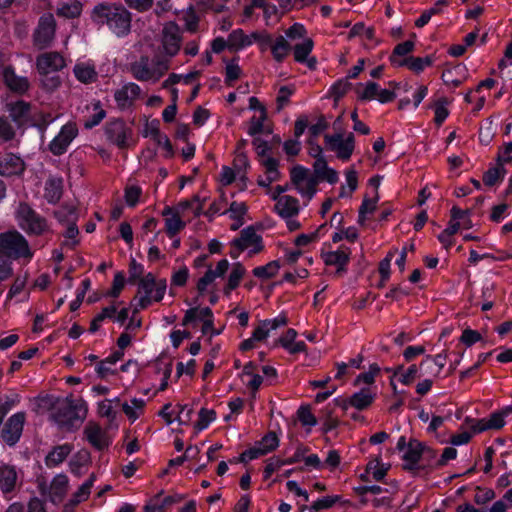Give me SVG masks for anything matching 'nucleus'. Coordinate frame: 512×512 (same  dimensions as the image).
Returning a JSON list of instances; mask_svg holds the SVG:
<instances>
[{"label":"nucleus","instance_id":"33","mask_svg":"<svg viewBox=\"0 0 512 512\" xmlns=\"http://www.w3.org/2000/svg\"><path fill=\"white\" fill-rule=\"evenodd\" d=\"M432 64L431 57L427 56L424 58L421 57H406L403 58L401 62H399V66H407L410 70L415 73H420L423 71L425 66H430Z\"/></svg>","mask_w":512,"mask_h":512},{"label":"nucleus","instance_id":"28","mask_svg":"<svg viewBox=\"0 0 512 512\" xmlns=\"http://www.w3.org/2000/svg\"><path fill=\"white\" fill-rule=\"evenodd\" d=\"M63 194V181L61 178H49L45 186L44 197L50 203H57Z\"/></svg>","mask_w":512,"mask_h":512},{"label":"nucleus","instance_id":"30","mask_svg":"<svg viewBox=\"0 0 512 512\" xmlns=\"http://www.w3.org/2000/svg\"><path fill=\"white\" fill-rule=\"evenodd\" d=\"M159 121L158 120H154L150 123H146L145 125V129H144V132H145V135L148 136L150 135L156 142L158 145L161 144V141L164 140V148L170 153L172 154V145H171V142L169 140V138L166 136V135H162L160 133V130H159Z\"/></svg>","mask_w":512,"mask_h":512},{"label":"nucleus","instance_id":"52","mask_svg":"<svg viewBox=\"0 0 512 512\" xmlns=\"http://www.w3.org/2000/svg\"><path fill=\"white\" fill-rule=\"evenodd\" d=\"M115 312L116 308L114 306L105 307L102 312L92 320L89 330L91 332H96L99 329V323L106 318L112 317Z\"/></svg>","mask_w":512,"mask_h":512},{"label":"nucleus","instance_id":"46","mask_svg":"<svg viewBox=\"0 0 512 512\" xmlns=\"http://www.w3.org/2000/svg\"><path fill=\"white\" fill-rule=\"evenodd\" d=\"M449 103L447 98H440L435 103V123L437 125H441L442 122L447 118L448 116V109L446 108V105Z\"/></svg>","mask_w":512,"mask_h":512},{"label":"nucleus","instance_id":"32","mask_svg":"<svg viewBox=\"0 0 512 512\" xmlns=\"http://www.w3.org/2000/svg\"><path fill=\"white\" fill-rule=\"evenodd\" d=\"M245 274V268L241 263H235L228 278V283L224 287V293L229 295L230 292L236 289Z\"/></svg>","mask_w":512,"mask_h":512},{"label":"nucleus","instance_id":"38","mask_svg":"<svg viewBox=\"0 0 512 512\" xmlns=\"http://www.w3.org/2000/svg\"><path fill=\"white\" fill-rule=\"evenodd\" d=\"M82 5L79 1L73 0L69 3H64L57 8V15L66 18H76L81 14Z\"/></svg>","mask_w":512,"mask_h":512},{"label":"nucleus","instance_id":"45","mask_svg":"<svg viewBox=\"0 0 512 512\" xmlns=\"http://www.w3.org/2000/svg\"><path fill=\"white\" fill-rule=\"evenodd\" d=\"M216 418V412L214 410H209L206 408H202L199 411V419L195 423V428L197 430H202L208 426V424L214 421Z\"/></svg>","mask_w":512,"mask_h":512},{"label":"nucleus","instance_id":"43","mask_svg":"<svg viewBox=\"0 0 512 512\" xmlns=\"http://www.w3.org/2000/svg\"><path fill=\"white\" fill-rule=\"evenodd\" d=\"M279 268L278 261H271L265 266L254 268L253 275L258 278L269 279L277 274Z\"/></svg>","mask_w":512,"mask_h":512},{"label":"nucleus","instance_id":"26","mask_svg":"<svg viewBox=\"0 0 512 512\" xmlns=\"http://www.w3.org/2000/svg\"><path fill=\"white\" fill-rule=\"evenodd\" d=\"M68 489V478L63 474L57 475L49 487V497L53 503H59L63 500Z\"/></svg>","mask_w":512,"mask_h":512},{"label":"nucleus","instance_id":"50","mask_svg":"<svg viewBox=\"0 0 512 512\" xmlns=\"http://www.w3.org/2000/svg\"><path fill=\"white\" fill-rule=\"evenodd\" d=\"M297 416L302 425L314 426L317 423L309 406H301L297 411Z\"/></svg>","mask_w":512,"mask_h":512},{"label":"nucleus","instance_id":"1","mask_svg":"<svg viewBox=\"0 0 512 512\" xmlns=\"http://www.w3.org/2000/svg\"><path fill=\"white\" fill-rule=\"evenodd\" d=\"M92 16L97 24L106 25L119 37L130 33L131 13L120 4H98L94 7Z\"/></svg>","mask_w":512,"mask_h":512},{"label":"nucleus","instance_id":"18","mask_svg":"<svg viewBox=\"0 0 512 512\" xmlns=\"http://www.w3.org/2000/svg\"><path fill=\"white\" fill-rule=\"evenodd\" d=\"M56 217L62 221L65 217L71 216L72 220L68 223L65 237L69 239H73L74 241L71 243V247L73 248L78 244V240H76V236L79 233L78 227L75 223L76 220V209L74 206H63L59 211L55 212Z\"/></svg>","mask_w":512,"mask_h":512},{"label":"nucleus","instance_id":"44","mask_svg":"<svg viewBox=\"0 0 512 512\" xmlns=\"http://www.w3.org/2000/svg\"><path fill=\"white\" fill-rule=\"evenodd\" d=\"M40 74L42 75V87L49 92L56 90L61 84V80L58 75L52 74L50 72Z\"/></svg>","mask_w":512,"mask_h":512},{"label":"nucleus","instance_id":"55","mask_svg":"<svg viewBox=\"0 0 512 512\" xmlns=\"http://www.w3.org/2000/svg\"><path fill=\"white\" fill-rule=\"evenodd\" d=\"M267 119V112L263 110L259 118L253 117L250 122L248 133L252 136L260 134L264 131V121Z\"/></svg>","mask_w":512,"mask_h":512},{"label":"nucleus","instance_id":"31","mask_svg":"<svg viewBox=\"0 0 512 512\" xmlns=\"http://www.w3.org/2000/svg\"><path fill=\"white\" fill-rule=\"evenodd\" d=\"M74 74L80 82L85 84L95 82L98 78L94 67L86 64H77L74 67Z\"/></svg>","mask_w":512,"mask_h":512},{"label":"nucleus","instance_id":"12","mask_svg":"<svg viewBox=\"0 0 512 512\" xmlns=\"http://www.w3.org/2000/svg\"><path fill=\"white\" fill-rule=\"evenodd\" d=\"M65 60L58 52H47L39 55L36 66L39 73H53L65 67Z\"/></svg>","mask_w":512,"mask_h":512},{"label":"nucleus","instance_id":"7","mask_svg":"<svg viewBox=\"0 0 512 512\" xmlns=\"http://www.w3.org/2000/svg\"><path fill=\"white\" fill-rule=\"evenodd\" d=\"M326 144L331 151L336 152L337 157L341 160H348L354 151V135L349 133L344 139L342 132H337L334 135H325Z\"/></svg>","mask_w":512,"mask_h":512},{"label":"nucleus","instance_id":"15","mask_svg":"<svg viewBox=\"0 0 512 512\" xmlns=\"http://www.w3.org/2000/svg\"><path fill=\"white\" fill-rule=\"evenodd\" d=\"M447 355L439 353L435 357L427 356L420 364V377L432 376L437 377L445 366Z\"/></svg>","mask_w":512,"mask_h":512},{"label":"nucleus","instance_id":"6","mask_svg":"<svg viewBox=\"0 0 512 512\" xmlns=\"http://www.w3.org/2000/svg\"><path fill=\"white\" fill-rule=\"evenodd\" d=\"M56 22L51 13L44 14L38 23L33 34V43L37 49L42 50L49 47L54 39Z\"/></svg>","mask_w":512,"mask_h":512},{"label":"nucleus","instance_id":"57","mask_svg":"<svg viewBox=\"0 0 512 512\" xmlns=\"http://www.w3.org/2000/svg\"><path fill=\"white\" fill-rule=\"evenodd\" d=\"M15 130L6 118H0V137L4 141H10L15 137Z\"/></svg>","mask_w":512,"mask_h":512},{"label":"nucleus","instance_id":"61","mask_svg":"<svg viewBox=\"0 0 512 512\" xmlns=\"http://www.w3.org/2000/svg\"><path fill=\"white\" fill-rule=\"evenodd\" d=\"M508 413H505V409L501 412L493 413L490 418L487 420L489 429H500L504 426V416Z\"/></svg>","mask_w":512,"mask_h":512},{"label":"nucleus","instance_id":"60","mask_svg":"<svg viewBox=\"0 0 512 512\" xmlns=\"http://www.w3.org/2000/svg\"><path fill=\"white\" fill-rule=\"evenodd\" d=\"M143 274V267L142 265L138 264L135 259H132L129 266V283H135L137 280H140L142 278Z\"/></svg>","mask_w":512,"mask_h":512},{"label":"nucleus","instance_id":"47","mask_svg":"<svg viewBox=\"0 0 512 512\" xmlns=\"http://www.w3.org/2000/svg\"><path fill=\"white\" fill-rule=\"evenodd\" d=\"M263 165L266 168V173L268 177V183H272L277 181L280 178V173L278 171V161L274 158H267Z\"/></svg>","mask_w":512,"mask_h":512},{"label":"nucleus","instance_id":"42","mask_svg":"<svg viewBox=\"0 0 512 512\" xmlns=\"http://www.w3.org/2000/svg\"><path fill=\"white\" fill-rule=\"evenodd\" d=\"M95 475L91 474L89 479L75 492L70 500L73 505H77L80 502L86 500L90 495L91 487L93 486Z\"/></svg>","mask_w":512,"mask_h":512},{"label":"nucleus","instance_id":"39","mask_svg":"<svg viewBox=\"0 0 512 512\" xmlns=\"http://www.w3.org/2000/svg\"><path fill=\"white\" fill-rule=\"evenodd\" d=\"M279 439L275 432L267 433L256 445L263 455L278 447Z\"/></svg>","mask_w":512,"mask_h":512},{"label":"nucleus","instance_id":"16","mask_svg":"<svg viewBox=\"0 0 512 512\" xmlns=\"http://www.w3.org/2000/svg\"><path fill=\"white\" fill-rule=\"evenodd\" d=\"M24 171V162L12 153L0 157V175L12 176L21 174Z\"/></svg>","mask_w":512,"mask_h":512},{"label":"nucleus","instance_id":"2","mask_svg":"<svg viewBox=\"0 0 512 512\" xmlns=\"http://www.w3.org/2000/svg\"><path fill=\"white\" fill-rule=\"evenodd\" d=\"M85 415L86 408L82 400L75 402L66 398L55 406L53 418L61 427L72 430L79 426Z\"/></svg>","mask_w":512,"mask_h":512},{"label":"nucleus","instance_id":"62","mask_svg":"<svg viewBox=\"0 0 512 512\" xmlns=\"http://www.w3.org/2000/svg\"><path fill=\"white\" fill-rule=\"evenodd\" d=\"M293 90L288 86H282L279 89V94L277 96V110L280 111L284 107L285 104L289 102V97L292 95Z\"/></svg>","mask_w":512,"mask_h":512},{"label":"nucleus","instance_id":"29","mask_svg":"<svg viewBox=\"0 0 512 512\" xmlns=\"http://www.w3.org/2000/svg\"><path fill=\"white\" fill-rule=\"evenodd\" d=\"M324 262L326 265H335L338 267L337 273L345 270V265L350 258V250H338L334 252H327L324 254Z\"/></svg>","mask_w":512,"mask_h":512},{"label":"nucleus","instance_id":"17","mask_svg":"<svg viewBox=\"0 0 512 512\" xmlns=\"http://www.w3.org/2000/svg\"><path fill=\"white\" fill-rule=\"evenodd\" d=\"M374 400V394L368 388L362 389L360 392L353 394L346 400H343L339 405L343 409H347L348 405L358 409L364 410L368 408Z\"/></svg>","mask_w":512,"mask_h":512},{"label":"nucleus","instance_id":"51","mask_svg":"<svg viewBox=\"0 0 512 512\" xmlns=\"http://www.w3.org/2000/svg\"><path fill=\"white\" fill-rule=\"evenodd\" d=\"M340 500L339 496H327L322 499H319L315 501L311 507L310 510L314 512H318L323 509H329L331 508L336 502Z\"/></svg>","mask_w":512,"mask_h":512},{"label":"nucleus","instance_id":"35","mask_svg":"<svg viewBox=\"0 0 512 512\" xmlns=\"http://www.w3.org/2000/svg\"><path fill=\"white\" fill-rule=\"evenodd\" d=\"M228 48L230 50H239L251 44L249 36L245 35L241 29L232 31L228 36Z\"/></svg>","mask_w":512,"mask_h":512},{"label":"nucleus","instance_id":"53","mask_svg":"<svg viewBox=\"0 0 512 512\" xmlns=\"http://www.w3.org/2000/svg\"><path fill=\"white\" fill-rule=\"evenodd\" d=\"M318 184L317 177L310 176L309 179L301 183V185L297 186L296 189L302 194L308 196V198H312V196L316 192V186Z\"/></svg>","mask_w":512,"mask_h":512},{"label":"nucleus","instance_id":"11","mask_svg":"<svg viewBox=\"0 0 512 512\" xmlns=\"http://www.w3.org/2000/svg\"><path fill=\"white\" fill-rule=\"evenodd\" d=\"M162 44L166 54L174 56L181 44L180 28L173 22L166 24L162 31Z\"/></svg>","mask_w":512,"mask_h":512},{"label":"nucleus","instance_id":"59","mask_svg":"<svg viewBox=\"0 0 512 512\" xmlns=\"http://www.w3.org/2000/svg\"><path fill=\"white\" fill-rule=\"evenodd\" d=\"M140 195H141L140 187H137V186L127 187L125 190V201L129 206L133 207L137 204Z\"/></svg>","mask_w":512,"mask_h":512},{"label":"nucleus","instance_id":"40","mask_svg":"<svg viewBox=\"0 0 512 512\" xmlns=\"http://www.w3.org/2000/svg\"><path fill=\"white\" fill-rule=\"evenodd\" d=\"M314 43L311 38H306L302 43L296 44L293 48L294 59L297 62H305L313 49Z\"/></svg>","mask_w":512,"mask_h":512},{"label":"nucleus","instance_id":"37","mask_svg":"<svg viewBox=\"0 0 512 512\" xmlns=\"http://www.w3.org/2000/svg\"><path fill=\"white\" fill-rule=\"evenodd\" d=\"M414 42L413 41H405L403 43H400L398 44L394 50H393V53L392 55L390 56V62L396 66V67H400L399 66V62L402 61V59H400L399 57L401 56H405L409 53H411L414 49Z\"/></svg>","mask_w":512,"mask_h":512},{"label":"nucleus","instance_id":"22","mask_svg":"<svg viewBox=\"0 0 512 512\" xmlns=\"http://www.w3.org/2000/svg\"><path fill=\"white\" fill-rule=\"evenodd\" d=\"M18 475L15 467L10 465L0 466V489L4 494L11 493L17 485Z\"/></svg>","mask_w":512,"mask_h":512},{"label":"nucleus","instance_id":"36","mask_svg":"<svg viewBox=\"0 0 512 512\" xmlns=\"http://www.w3.org/2000/svg\"><path fill=\"white\" fill-rule=\"evenodd\" d=\"M71 447L67 444L55 447L46 457L47 466H56L70 454Z\"/></svg>","mask_w":512,"mask_h":512},{"label":"nucleus","instance_id":"8","mask_svg":"<svg viewBox=\"0 0 512 512\" xmlns=\"http://www.w3.org/2000/svg\"><path fill=\"white\" fill-rule=\"evenodd\" d=\"M105 134L108 140L120 149H126L130 145L128 140L132 135V130L122 119L109 121L105 126Z\"/></svg>","mask_w":512,"mask_h":512},{"label":"nucleus","instance_id":"10","mask_svg":"<svg viewBox=\"0 0 512 512\" xmlns=\"http://www.w3.org/2000/svg\"><path fill=\"white\" fill-rule=\"evenodd\" d=\"M77 133L78 129L75 124L68 123L64 125L60 133L50 143V151L54 155L63 154L71 141L76 137Z\"/></svg>","mask_w":512,"mask_h":512},{"label":"nucleus","instance_id":"64","mask_svg":"<svg viewBox=\"0 0 512 512\" xmlns=\"http://www.w3.org/2000/svg\"><path fill=\"white\" fill-rule=\"evenodd\" d=\"M378 84L375 82H368L363 92L359 95L360 100H372L378 95Z\"/></svg>","mask_w":512,"mask_h":512},{"label":"nucleus","instance_id":"58","mask_svg":"<svg viewBox=\"0 0 512 512\" xmlns=\"http://www.w3.org/2000/svg\"><path fill=\"white\" fill-rule=\"evenodd\" d=\"M95 109H98V111L92 116H90L84 123V127L87 129H91L94 126L98 125L106 116L105 110L99 107V103L95 104Z\"/></svg>","mask_w":512,"mask_h":512},{"label":"nucleus","instance_id":"5","mask_svg":"<svg viewBox=\"0 0 512 512\" xmlns=\"http://www.w3.org/2000/svg\"><path fill=\"white\" fill-rule=\"evenodd\" d=\"M17 217L20 227L30 235H41L47 229L46 220L38 215L27 203H20Z\"/></svg>","mask_w":512,"mask_h":512},{"label":"nucleus","instance_id":"49","mask_svg":"<svg viewBox=\"0 0 512 512\" xmlns=\"http://www.w3.org/2000/svg\"><path fill=\"white\" fill-rule=\"evenodd\" d=\"M131 403L133 406L124 403L122 405V409L129 419L136 420L138 418V414L135 412V409L142 410L145 406V401L142 399L134 398L131 400Z\"/></svg>","mask_w":512,"mask_h":512},{"label":"nucleus","instance_id":"41","mask_svg":"<svg viewBox=\"0 0 512 512\" xmlns=\"http://www.w3.org/2000/svg\"><path fill=\"white\" fill-rule=\"evenodd\" d=\"M378 198H379V196L377 193L373 199L367 198V197L364 198V200L359 208L358 223L360 225L365 224L367 214H372L376 210Z\"/></svg>","mask_w":512,"mask_h":512},{"label":"nucleus","instance_id":"9","mask_svg":"<svg viewBox=\"0 0 512 512\" xmlns=\"http://www.w3.org/2000/svg\"><path fill=\"white\" fill-rule=\"evenodd\" d=\"M24 422L23 412L16 413L7 420L2 430V438L7 444L14 445L19 440Z\"/></svg>","mask_w":512,"mask_h":512},{"label":"nucleus","instance_id":"63","mask_svg":"<svg viewBox=\"0 0 512 512\" xmlns=\"http://www.w3.org/2000/svg\"><path fill=\"white\" fill-rule=\"evenodd\" d=\"M481 339V334L471 329H465L460 338V340L467 346H471L472 344L480 341Z\"/></svg>","mask_w":512,"mask_h":512},{"label":"nucleus","instance_id":"20","mask_svg":"<svg viewBox=\"0 0 512 512\" xmlns=\"http://www.w3.org/2000/svg\"><path fill=\"white\" fill-rule=\"evenodd\" d=\"M141 89L135 83H128L115 92V100L122 109L129 107L133 100L140 95Z\"/></svg>","mask_w":512,"mask_h":512},{"label":"nucleus","instance_id":"4","mask_svg":"<svg viewBox=\"0 0 512 512\" xmlns=\"http://www.w3.org/2000/svg\"><path fill=\"white\" fill-rule=\"evenodd\" d=\"M232 250L230 256L237 258L241 252L252 247L249 254H256L263 250L262 237L258 235L254 227L249 226L240 232V236L231 243Z\"/></svg>","mask_w":512,"mask_h":512},{"label":"nucleus","instance_id":"56","mask_svg":"<svg viewBox=\"0 0 512 512\" xmlns=\"http://www.w3.org/2000/svg\"><path fill=\"white\" fill-rule=\"evenodd\" d=\"M351 88V83L348 81V78L341 79L336 82L332 87V93L337 101L341 97H343Z\"/></svg>","mask_w":512,"mask_h":512},{"label":"nucleus","instance_id":"34","mask_svg":"<svg viewBox=\"0 0 512 512\" xmlns=\"http://www.w3.org/2000/svg\"><path fill=\"white\" fill-rule=\"evenodd\" d=\"M290 49V44L282 35L278 36L275 42H272L271 44V51L274 59L277 62H282L283 59L288 55Z\"/></svg>","mask_w":512,"mask_h":512},{"label":"nucleus","instance_id":"48","mask_svg":"<svg viewBox=\"0 0 512 512\" xmlns=\"http://www.w3.org/2000/svg\"><path fill=\"white\" fill-rule=\"evenodd\" d=\"M291 182L295 188L301 183H304L311 175L308 174V170L302 166H295L291 169Z\"/></svg>","mask_w":512,"mask_h":512},{"label":"nucleus","instance_id":"23","mask_svg":"<svg viewBox=\"0 0 512 512\" xmlns=\"http://www.w3.org/2000/svg\"><path fill=\"white\" fill-rule=\"evenodd\" d=\"M130 71L134 78L139 81H154L153 69L150 67L148 56H142L139 60L133 62L130 66Z\"/></svg>","mask_w":512,"mask_h":512},{"label":"nucleus","instance_id":"19","mask_svg":"<svg viewBox=\"0 0 512 512\" xmlns=\"http://www.w3.org/2000/svg\"><path fill=\"white\" fill-rule=\"evenodd\" d=\"M430 451L422 443L417 440H410L408 443V449L403 455V460L406 462L403 465L404 470L411 471L419 461L421 454L425 451Z\"/></svg>","mask_w":512,"mask_h":512},{"label":"nucleus","instance_id":"25","mask_svg":"<svg viewBox=\"0 0 512 512\" xmlns=\"http://www.w3.org/2000/svg\"><path fill=\"white\" fill-rule=\"evenodd\" d=\"M162 215L166 217V232L170 237H174L185 227V222L181 220L179 213L174 211L172 208L166 207L163 210Z\"/></svg>","mask_w":512,"mask_h":512},{"label":"nucleus","instance_id":"54","mask_svg":"<svg viewBox=\"0 0 512 512\" xmlns=\"http://www.w3.org/2000/svg\"><path fill=\"white\" fill-rule=\"evenodd\" d=\"M138 284H139V292L141 290H143L145 295L151 296L152 292L154 291V287L156 285V279L152 273H148L144 277L140 278V280H138Z\"/></svg>","mask_w":512,"mask_h":512},{"label":"nucleus","instance_id":"13","mask_svg":"<svg viewBox=\"0 0 512 512\" xmlns=\"http://www.w3.org/2000/svg\"><path fill=\"white\" fill-rule=\"evenodd\" d=\"M87 441L97 450H104L110 444V439L99 424L88 422L84 428Z\"/></svg>","mask_w":512,"mask_h":512},{"label":"nucleus","instance_id":"27","mask_svg":"<svg viewBox=\"0 0 512 512\" xmlns=\"http://www.w3.org/2000/svg\"><path fill=\"white\" fill-rule=\"evenodd\" d=\"M511 161L512 157L503 159L502 155L499 154L497 157V166L490 168L487 172H485L483 176L484 184L487 186H493L506 172V170L503 167V164Z\"/></svg>","mask_w":512,"mask_h":512},{"label":"nucleus","instance_id":"24","mask_svg":"<svg viewBox=\"0 0 512 512\" xmlns=\"http://www.w3.org/2000/svg\"><path fill=\"white\" fill-rule=\"evenodd\" d=\"M275 210L284 218L293 217L299 212L298 200L292 196H282L276 202Z\"/></svg>","mask_w":512,"mask_h":512},{"label":"nucleus","instance_id":"3","mask_svg":"<svg viewBox=\"0 0 512 512\" xmlns=\"http://www.w3.org/2000/svg\"><path fill=\"white\" fill-rule=\"evenodd\" d=\"M0 256L19 259L30 258V251L27 240L17 231H9L0 234Z\"/></svg>","mask_w":512,"mask_h":512},{"label":"nucleus","instance_id":"21","mask_svg":"<svg viewBox=\"0 0 512 512\" xmlns=\"http://www.w3.org/2000/svg\"><path fill=\"white\" fill-rule=\"evenodd\" d=\"M2 76L6 86L13 92L22 94L29 88L28 80L25 77L17 76L11 66L5 68Z\"/></svg>","mask_w":512,"mask_h":512},{"label":"nucleus","instance_id":"14","mask_svg":"<svg viewBox=\"0 0 512 512\" xmlns=\"http://www.w3.org/2000/svg\"><path fill=\"white\" fill-rule=\"evenodd\" d=\"M6 110L9 117L20 127L25 125L28 121L32 120L31 105L23 100L8 102Z\"/></svg>","mask_w":512,"mask_h":512}]
</instances>
